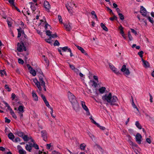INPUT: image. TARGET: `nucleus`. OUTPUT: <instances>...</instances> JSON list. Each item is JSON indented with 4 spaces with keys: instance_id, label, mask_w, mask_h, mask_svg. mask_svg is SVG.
Instances as JSON below:
<instances>
[{
    "instance_id": "nucleus-45",
    "label": "nucleus",
    "mask_w": 154,
    "mask_h": 154,
    "mask_svg": "<svg viewBox=\"0 0 154 154\" xmlns=\"http://www.w3.org/2000/svg\"><path fill=\"white\" fill-rule=\"evenodd\" d=\"M100 26L103 30L106 31V26L104 25L102 23H101L100 24Z\"/></svg>"
},
{
    "instance_id": "nucleus-2",
    "label": "nucleus",
    "mask_w": 154,
    "mask_h": 154,
    "mask_svg": "<svg viewBox=\"0 0 154 154\" xmlns=\"http://www.w3.org/2000/svg\"><path fill=\"white\" fill-rule=\"evenodd\" d=\"M69 99L72 105L73 108L76 111H78L79 105L75 99V96L70 91L68 92Z\"/></svg>"
},
{
    "instance_id": "nucleus-55",
    "label": "nucleus",
    "mask_w": 154,
    "mask_h": 154,
    "mask_svg": "<svg viewBox=\"0 0 154 154\" xmlns=\"http://www.w3.org/2000/svg\"><path fill=\"white\" fill-rule=\"evenodd\" d=\"M41 97L43 100L44 101L46 100V99L45 97V96L43 95V94H41Z\"/></svg>"
},
{
    "instance_id": "nucleus-54",
    "label": "nucleus",
    "mask_w": 154,
    "mask_h": 154,
    "mask_svg": "<svg viewBox=\"0 0 154 154\" xmlns=\"http://www.w3.org/2000/svg\"><path fill=\"white\" fill-rule=\"evenodd\" d=\"M16 97V95L14 93H12L11 94V97L12 100H14Z\"/></svg>"
},
{
    "instance_id": "nucleus-36",
    "label": "nucleus",
    "mask_w": 154,
    "mask_h": 154,
    "mask_svg": "<svg viewBox=\"0 0 154 154\" xmlns=\"http://www.w3.org/2000/svg\"><path fill=\"white\" fill-rule=\"evenodd\" d=\"M132 106L134 108L136 109L138 111V112L139 114H140V112L139 110L138 109V108L137 107V106L135 105V103H134V102H133Z\"/></svg>"
},
{
    "instance_id": "nucleus-49",
    "label": "nucleus",
    "mask_w": 154,
    "mask_h": 154,
    "mask_svg": "<svg viewBox=\"0 0 154 154\" xmlns=\"http://www.w3.org/2000/svg\"><path fill=\"white\" fill-rule=\"evenodd\" d=\"M33 146V147H34L35 149H39V147L37 144L35 143H34V145Z\"/></svg>"
},
{
    "instance_id": "nucleus-18",
    "label": "nucleus",
    "mask_w": 154,
    "mask_h": 154,
    "mask_svg": "<svg viewBox=\"0 0 154 154\" xmlns=\"http://www.w3.org/2000/svg\"><path fill=\"white\" fill-rule=\"evenodd\" d=\"M32 95L34 100L37 101L38 100V96L34 92V91H32Z\"/></svg>"
},
{
    "instance_id": "nucleus-46",
    "label": "nucleus",
    "mask_w": 154,
    "mask_h": 154,
    "mask_svg": "<svg viewBox=\"0 0 154 154\" xmlns=\"http://www.w3.org/2000/svg\"><path fill=\"white\" fill-rule=\"evenodd\" d=\"M0 74L2 76L4 75V74H6V72L4 70H0Z\"/></svg>"
},
{
    "instance_id": "nucleus-60",
    "label": "nucleus",
    "mask_w": 154,
    "mask_h": 154,
    "mask_svg": "<svg viewBox=\"0 0 154 154\" xmlns=\"http://www.w3.org/2000/svg\"><path fill=\"white\" fill-rule=\"evenodd\" d=\"M52 154H60L59 152L56 151L55 150L53 151L52 152Z\"/></svg>"
},
{
    "instance_id": "nucleus-39",
    "label": "nucleus",
    "mask_w": 154,
    "mask_h": 154,
    "mask_svg": "<svg viewBox=\"0 0 154 154\" xmlns=\"http://www.w3.org/2000/svg\"><path fill=\"white\" fill-rule=\"evenodd\" d=\"M54 46H59L60 45V43L58 41L56 40L54 44Z\"/></svg>"
},
{
    "instance_id": "nucleus-63",
    "label": "nucleus",
    "mask_w": 154,
    "mask_h": 154,
    "mask_svg": "<svg viewBox=\"0 0 154 154\" xmlns=\"http://www.w3.org/2000/svg\"><path fill=\"white\" fill-rule=\"evenodd\" d=\"M47 148L48 149H49L50 148L51 146V143L47 144Z\"/></svg>"
},
{
    "instance_id": "nucleus-56",
    "label": "nucleus",
    "mask_w": 154,
    "mask_h": 154,
    "mask_svg": "<svg viewBox=\"0 0 154 154\" xmlns=\"http://www.w3.org/2000/svg\"><path fill=\"white\" fill-rule=\"evenodd\" d=\"M67 49H68V47L67 46H65L62 48V50L64 51H66L67 50Z\"/></svg>"
},
{
    "instance_id": "nucleus-8",
    "label": "nucleus",
    "mask_w": 154,
    "mask_h": 154,
    "mask_svg": "<svg viewBox=\"0 0 154 154\" xmlns=\"http://www.w3.org/2000/svg\"><path fill=\"white\" fill-rule=\"evenodd\" d=\"M109 66L110 68L112 71L115 73L117 75L120 74L119 71L116 68L115 66H113L112 64L109 63Z\"/></svg>"
},
{
    "instance_id": "nucleus-32",
    "label": "nucleus",
    "mask_w": 154,
    "mask_h": 154,
    "mask_svg": "<svg viewBox=\"0 0 154 154\" xmlns=\"http://www.w3.org/2000/svg\"><path fill=\"white\" fill-rule=\"evenodd\" d=\"M24 42V44L26 46H27L29 45V43L28 42V39H24V40H22Z\"/></svg>"
},
{
    "instance_id": "nucleus-16",
    "label": "nucleus",
    "mask_w": 154,
    "mask_h": 154,
    "mask_svg": "<svg viewBox=\"0 0 154 154\" xmlns=\"http://www.w3.org/2000/svg\"><path fill=\"white\" fill-rule=\"evenodd\" d=\"M44 5L45 8L47 10H49L51 8L50 5L49 3L46 1H44Z\"/></svg>"
},
{
    "instance_id": "nucleus-57",
    "label": "nucleus",
    "mask_w": 154,
    "mask_h": 154,
    "mask_svg": "<svg viewBox=\"0 0 154 154\" xmlns=\"http://www.w3.org/2000/svg\"><path fill=\"white\" fill-rule=\"evenodd\" d=\"M20 141V139L19 137H17L14 140V142H17L18 141Z\"/></svg>"
},
{
    "instance_id": "nucleus-11",
    "label": "nucleus",
    "mask_w": 154,
    "mask_h": 154,
    "mask_svg": "<svg viewBox=\"0 0 154 154\" xmlns=\"http://www.w3.org/2000/svg\"><path fill=\"white\" fill-rule=\"evenodd\" d=\"M27 66L29 70H30V72L33 76H35L36 75V72L35 70L33 69L30 66L29 64H27Z\"/></svg>"
},
{
    "instance_id": "nucleus-9",
    "label": "nucleus",
    "mask_w": 154,
    "mask_h": 154,
    "mask_svg": "<svg viewBox=\"0 0 154 154\" xmlns=\"http://www.w3.org/2000/svg\"><path fill=\"white\" fill-rule=\"evenodd\" d=\"M141 14L144 17H147V12L146 9L143 6H141L140 10Z\"/></svg>"
},
{
    "instance_id": "nucleus-48",
    "label": "nucleus",
    "mask_w": 154,
    "mask_h": 154,
    "mask_svg": "<svg viewBox=\"0 0 154 154\" xmlns=\"http://www.w3.org/2000/svg\"><path fill=\"white\" fill-rule=\"evenodd\" d=\"M58 19L59 20L60 22L61 23H63V22H62L63 20L62 19L61 16H60V15H58Z\"/></svg>"
},
{
    "instance_id": "nucleus-1",
    "label": "nucleus",
    "mask_w": 154,
    "mask_h": 154,
    "mask_svg": "<svg viewBox=\"0 0 154 154\" xmlns=\"http://www.w3.org/2000/svg\"><path fill=\"white\" fill-rule=\"evenodd\" d=\"M37 74L39 78V81L37 79H33V82L38 87L39 91H41L42 90L41 86H44L45 87V82L43 80V78L44 77V75L41 71L39 72H38Z\"/></svg>"
},
{
    "instance_id": "nucleus-40",
    "label": "nucleus",
    "mask_w": 154,
    "mask_h": 154,
    "mask_svg": "<svg viewBox=\"0 0 154 154\" xmlns=\"http://www.w3.org/2000/svg\"><path fill=\"white\" fill-rule=\"evenodd\" d=\"M118 15H119L120 18L121 20H123L124 19V16L121 13H119Z\"/></svg>"
},
{
    "instance_id": "nucleus-15",
    "label": "nucleus",
    "mask_w": 154,
    "mask_h": 154,
    "mask_svg": "<svg viewBox=\"0 0 154 154\" xmlns=\"http://www.w3.org/2000/svg\"><path fill=\"white\" fill-rule=\"evenodd\" d=\"M143 63V66L146 68H149L150 67V64L146 61L144 60L143 58L141 59Z\"/></svg>"
},
{
    "instance_id": "nucleus-19",
    "label": "nucleus",
    "mask_w": 154,
    "mask_h": 154,
    "mask_svg": "<svg viewBox=\"0 0 154 154\" xmlns=\"http://www.w3.org/2000/svg\"><path fill=\"white\" fill-rule=\"evenodd\" d=\"M106 89L105 87H102L99 88L98 90L100 94H103L105 92Z\"/></svg>"
},
{
    "instance_id": "nucleus-29",
    "label": "nucleus",
    "mask_w": 154,
    "mask_h": 154,
    "mask_svg": "<svg viewBox=\"0 0 154 154\" xmlns=\"http://www.w3.org/2000/svg\"><path fill=\"white\" fill-rule=\"evenodd\" d=\"M18 110L20 112H23L24 111L23 106H19L18 108Z\"/></svg>"
},
{
    "instance_id": "nucleus-38",
    "label": "nucleus",
    "mask_w": 154,
    "mask_h": 154,
    "mask_svg": "<svg viewBox=\"0 0 154 154\" xmlns=\"http://www.w3.org/2000/svg\"><path fill=\"white\" fill-rule=\"evenodd\" d=\"M147 18L149 20V21H150L151 23H153L154 22V21L153 18H151L150 17L147 16Z\"/></svg>"
},
{
    "instance_id": "nucleus-10",
    "label": "nucleus",
    "mask_w": 154,
    "mask_h": 154,
    "mask_svg": "<svg viewBox=\"0 0 154 154\" xmlns=\"http://www.w3.org/2000/svg\"><path fill=\"white\" fill-rule=\"evenodd\" d=\"M135 138L136 141L138 144H140L141 142L142 137L141 135L139 133H137L136 136Z\"/></svg>"
},
{
    "instance_id": "nucleus-14",
    "label": "nucleus",
    "mask_w": 154,
    "mask_h": 154,
    "mask_svg": "<svg viewBox=\"0 0 154 154\" xmlns=\"http://www.w3.org/2000/svg\"><path fill=\"white\" fill-rule=\"evenodd\" d=\"M71 3H69V4H68L67 5H66V8L68 11L70 13H72L73 12V11L72 10V8H73L72 5H71V6L70 5H71Z\"/></svg>"
},
{
    "instance_id": "nucleus-62",
    "label": "nucleus",
    "mask_w": 154,
    "mask_h": 154,
    "mask_svg": "<svg viewBox=\"0 0 154 154\" xmlns=\"http://www.w3.org/2000/svg\"><path fill=\"white\" fill-rule=\"evenodd\" d=\"M146 141L149 143H151V140L149 138H147L146 139Z\"/></svg>"
},
{
    "instance_id": "nucleus-50",
    "label": "nucleus",
    "mask_w": 154,
    "mask_h": 154,
    "mask_svg": "<svg viewBox=\"0 0 154 154\" xmlns=\"http://www.w3.org/2000/svg\"><path fill=\"white\" fill-rule=\"evenodd\" d=\"M131 32L134 33L135 35H136L137 34V32L135 30L132 29H131Z\"/></svg>"
},
{
    "instance_id": "nucleus-28",
    "label": "nucleus",
    "mask_w": 154,
    "mask_h": 154,
    "mask_svg": "<svg viewBox=\"0 0 154 154\" xmlns=\"http://www.w3.org/2000/svg\"><path fill=\"white\" fill-rule=\"evenodd\" d=\"M135 125L136 127L139 129H140L142 128V127L138 121L136 122Z\"/></svg>"
},
{
    "instance_id": "nucleus-37",
    "label": "nucleus",
    "mask_w": 154,
    "mask_h": 154,
    "mask_svg": "<svg viewBox=\"0 0 154 154\" xmlns=\"http://www.w3.org/2000/svg\"><path fill=\"white\" fill-rule=\"evenodd\" d=\"M9 3L11 4V6H14V0H8Z\"/></svg>"
},
{
    "instance_id": "nucleus-30",
    "label": "nucleus",
    "mask_w": 154,
    "mask_h": 154,
    "mask_svg": "<svg viewBox=\"0 0 154 154\" xmlns=\"http://www.w3.org/2000/svg\"><path fill=\"white\" fill-rule=\"evenodd\" d=\"M22 138L24 141H28L29 140V137L27 135H24Z\"/></svg>"
},
{
    "instance_id": "nucleus-20",
    "label": "nucleus",
    "mask_w": 154,
    "mask_h": 154,
    "mask_svg": "<svg viewBox=\"0 0 154 154\" xmlns=\"http://www.w3.org/2000/svg\"><path fill=\"white\" fill-rule=\"evenodd\" d=\"M64 27H65L66 30L68 31H70L71 29V27L70 26L69 24H64Z\"/></svg>"
},
{
    "instance_id": "nucleus-31",
    "label": "nucleus",
    "mask_w": 154,
    "mask_h": 154,
    "mask_svg": "<svg viewBox=\"0 0 154 154\" xmlns=\"http://www.w3.org/2000/svg\"><path fill=\"white\" fill-rule=\"evenodd\" d=\"M26 149L28 151L30 152L32 149L31 148L30 146H29V145L27 144L25 147Z\"/></svg>"
},
{
    "instance_id": "nucleus-59",
    "label": "nucleus",
    "mask_w": 154,
    "mask_h": 154,
    "mask_svg": "<svg viewBox=\"0 0 154 154\" xmlns=\"http://www.w3.org/2000/svg\"><path fill=\"white\" fill-rule=\"evenodd\" d=\"M117 18V17L116 16L114 15L113 17L110 18V20H114L116 19Z\"/></svg>"
},
{
    "instance_id": "nucleus-26",
    "label": "nucleus",
    "mask_w": 154,
    "mask_h": 154,
    "mask_svg": "<svg viewBox=\"0 0 154 154\" xmlns=\"http://www.w3.org/2000/svg\"><path fill=\"white\" fill-rule=\"evenodd\" d=\"M58 37L57 34L56 33H55V34H54L51 35V37H49V38L48 39V40H51V38H57Z\"/></svg>"
},
{
    "instance_id": "nucleus-23",
    "label": "nucleus",
    "mask_w": 154,
    "mask_h": 154,
    "mask_svg": "<svg viewBox=\"0 0 154 154\" xmlns=\"http://www.w3.org/2000/svg\"><path fill=\"white\" fill-rule=\"evenodd\" d=\"M94 147L95 148L98 149L100 150L101 152H103V149L102 148L98 145L96 144L94 146Z\"/></svg>"
},
{
    "instance_id": "nucleus-35",
    "label": "nucleus",
    "mask_w": 154,
    "mask_h": 154,
    "mask_svg": "<svg viewBox=\"0 0 154 154\" xmlns=\"http://www.w3.org/2000/svg\"><path fill=\"white\" fill-rule=\"evenodd\" d=\"M46 35H47L49 36L50 37H51V35L52 32H51L49 30H46Z\"/></svg>"
},
{
    "instance_id": "nucleus-64",
    "label": "nucleus",
    "mask_w": 154,
    "mask_h": 154,
    "mask_svg": "<svg viewBox=\"0 0 154 154\" xmlns=\"http://www.w3.org/2000/svg\"><path fill=\"white\" fill-rule=\"evenodd\" d=\"M116 11L117 12L118 14H119V13H120V10L119 8H117L116 9Z\"/></svg>"
},
{
    "instance_id": "nucleus-27",
    "label": "nucleus",
    "mask_w": 154,
    "mask_h": 154,
    "mask_svg": "<svg viewBox=\"0 0 154 154\" xmlns=\"http://www.w3.org/2000/svg\"><path fill=\"white\" fill-rule=\"evenodd\" d=\"M86 146V145L84 143H82L80 144V148L81 150H84L85 149Z\"/></svg>"
},
{
    "instance_id": "nucleus-61",
    "label": "nucleus",
    "mask_w": 154,
    "mask_h": 154,
    "mask_svg": "<svg viewBox=\"0 0 154 154\" xmlns=\"http://www.w3.org/2000/svg\"><path fill=\"white\" fill-rule=\"evenodd\" d=\"M93 78H94V79L95 80H96L97 81V83H98V77L97 76H95V75H94V76H93Z\"/></svg>"
},
{
    "instance_id": "nucleus-51",
    "label": "nucleus",
    "mask_w": 154,
    "mask_h": 154,
    "mask_svg": "<svg viewBox=\"0 0 154 154\" xmlns=\"http://www.w3.org/2000/svg\"><path fill=\"white\" fill-rule=\"evenodd\" d=\"M5 88L6 89H8V91H11V89H10V88H9V87L8 85H5Z\"/></svg>"
},
{
    "instance_id": "nucleus-6",
    "label": "nucleus",
    "mask_w": 154,
    "mask_h": 154,
    "mask_svg": "<svg viewBox=\"0 0 154 154\" xmlns=\"http://www.w3.org/2000/svg\"><path fill=\"white\" fill-rule=\"evenodd\" d=\"M81 105L82 108L86 111V114L87 116H88L90 115V113L89 112V110L86 105H85V102L82 101H81Z\"/></svg>"
},
{
    "instance_id": "nucleus-22",
    "label": "nucleus",
    "mask_w": 154,
    "mask_h": 154,
    "mask_svg": "<svg viewBox=\"0 0 154 154\" xmlns=\"http://www.w3.org/2000/svg\"><path fill=\"white\" fill-rule=\"evenodd\" d=\"M8 138L12 140H13L14 136L13 134L12 133L10 132V133L8 135Z\"/></svg>"
},
{
    "instance_id": "nucleus-58",
    "label": "nucleus",
    "mask_w": 154,
    "mask_h": 154,
    "mask_svg": "<svg viewBox=\"0 0 154 154\" xmlns=\"http://www.w3.org/2000/svg\"><path fill=\"white\" fill-rule=\"evenodd\" d=\"M102 99L105 102L106 101V94L103 96L102 97Z\"/></svg>"
},
{
    "instance_id": "nucleus-25",
    "label": "nucleus",
    "mask_w": 154,
    "mask_h": 154,
    "mask_svg": "<svg viewBox=\"0 0 154 154\" xmlns=\"http://www.w3.org/2000/svg\"><path fill=\"white\" fill-rule=\"evenodd\" d=\"M127 137L128 138V140L129 141V143L130 145L132 146H134V144L131 140V137L129 135H128Z\"/></svg>"
},
{
    "instance_id": "nucleus-43",
    "label": "nucleus",
    "mask_w": 154,
    "mask_h": 154,
    "mask_svg": "<svg viewBox=\"0 0 154 154\" xmlns=\"http://www.w3.org/2000/svg\"><path fill=\"white\" fill-rule=\"evenodd\" d=\"M18 62L19 63L23 64L24 63V61L23 60L21 59L20 58H19L18 59Z\"/></svg>"
},
{
    "instance_id": "nucleus-47",
    "label": "nucleus",
    "mask_w": 154,
    "mask_h": 154,
    "mask_svg": "<svg viewBox=\"0 0 154 154\" xmlns=\"http://www.w3.org/2000/svg\"><path fill=\"white\" fill-rule=\"evenodd\" d=\"M5 122L6 123H9L11 122V120L7 117L5 118Z\"/></svg>"
},
{
    "instance_id": "nucleus-21",
    "label": "nucleus",
    "mask_w": 154,
    "mask_h": 154,
    "mask_svg": "<svg viewBox=\"0 0 154 154\" xmlns=\"http://www.w3.org/2000/svg\"><path fill=\"white\" fill-rule=\"evenodd\" d=\"M90 82H91L92 83L91 84L92 86H94V88H96L98 86V84L97 82H95L94 80H90Z\"/></svg>"
},
{
    "instance_id": "nucleus-44",
    "label": "nucleus",
    "mask_w": 154,
    "mask_h": 154,
    "mask_svg": "<svg viewBox=\"0 0 154 154\" xmlns=\"http://www.w3.org/2000/svg\"><path fill=\"white\" fill-rule=\"evenodd\" d=\"M143 51H141L140 52H139L138 53V54L141 58H142L143 57Z\"/></svg>"
},
{
    "instance_id": "nucleus-34",
    "label": "nucleus",
    "mask_w": 154,
    "mask_h": 154,
    "mask_svg": "<svg viewBox=\"0 0 154 154\" xmlns=\"http://www.w3.org/2000/svg\"><path fill=\"white\" fill-rule=\"evenodd\" d=\"M19 152L20 154H26V152L23 149L19 150Z\"/></svg>"
},
{
    "instance_id": "nucleus-53",
    "label": "nucleus",
    "mask_w": 154,
    "mask_h": 154,
    "mask_svg": "<svg viewBox=\"0 0 154 154\" xmlns=\"http://www.w3.org/2000/svg\"><path fill=\"white\" fill-rule=\"evenodd\" d=\"M77 74H78L79 72V70L78 69H77V68H75L73 70Z\"/></svg>"
},
{
    "instance_id": "nucleus-52",
    "label": "nucleus",
    "mask_w": 154,
    "mask_h": 154,
    "mask_svg": "<svg viewBox=\"0 0 154 154\" xmlns=\"http://www.w3.org/2000/svg\"><path fill=\"white\" fill-rule=\"evenodd\" d=\"M69 66L70 68L72 70H73L75 68L74 66L73 65H71V64H69Z\"/></svg>"
},
{
    "instance_id": "nucleus-4",
    "label": "nucleus",
    "mask_w": 154,
    "mask_h": 154,
    "mask_svg": "<svg viewBox=\"0 0 154 154\" xmlns=\"http://www.w3.org/2000/svg\"><path fill=\"white\" fill-rule=\"evenodd\" d=\"M21 40L20 44L19 43H17V50L19 52H21L23 50L26 51V47H25L24 44V42L23 41H22L21 38Z\"/></svg>"
},
{
    "instance_id": "nucleus-42",
    "label": "nucleus",
    "mask_w": 154,
    "mask_h": 154,
    "mask_svg": "<svg viewBox=\"0 0 154 154\" xmlns=\"http://www.w3.org/2000/svg\"><path fill=\"white\" fill-rule=\"evenodd\" d=\"M30 8L33 11H35L36 10L35 7L34 5H31L30 6Z\"/></svg>"
},
{
    "instance_id": "nucleus-13",
    "label": "nucleus",
    "mask_w": 154,
    "mask_h": 154,
    "mask_svg": "<svg viewBox=\"0 0 154 154\" xmlns=\"http://www.w3.org/2000/svg\"><path fill=\"white\" fill-rule=\"evenodd\" d=\"M41 136L43 137V140L46 141L47 140V133L45 131H42L41 132Z\"/></svg>"
},
{
    "instance_id": "nucleus-17",
    "label": "nucleus",
    "mask_w": 154,
    "mask_h": 154,
    "mask_svg": "<svg viewBox=\"0 0 154 154\" xmlns=\"http://www.w3.org/2000/svg\"><path fill=\"white\" fill-rule=\"evenodd\" d=\"M76 46L78 49L79 50L83 53L84 54L86 55H88V54L85 52L84 50L82 47L75 45Z\"/></svg>"
},
{
    "instance_id": "nucleus-3",
    "label": "nucleus",
    "mask_w": 154,
    "mask_h": 154,
    "mask_svg": "<svg viewBox=\"0 0 154 154\" xmlns=\"http://www.w3.org/2000/svg\"><path fill=\"white\" fill-rule=\"evenodd\" d=\"M106 102L111 105H118V99L117 97L115 96H112L110 93L108 92V94L106 93Z\"/></svg>"
},
{
    "instance_id": "nucleus-33",
    "label": "nucleus",
    "mask_w": 154,
    "mask_h": 154,
    "mask_svg": "<svg viewBox=\"0 0 154 154\" xmlns=\"http://www.w3.org/2000/svg\"><path fill=\"white\" fill-rule=\"evenodd\" d=\"M45 22L46 23L45 25V29L46 30H48V29L49 28L50 29L51 28V26L47 23L46 21H45Z\"/></svg>"
},
{
    "instance_id": "nucleus-7",
    "label": "nucleus",
    "mask_w": 154,
    "mask_h": 154,
    "mask_svg": "<svg viewBox=\"0 0 154 154\" xmlns=\"http://www.w3.org/2000/svg\"><path fill=\"white\" fill-rule=\"evenodd\" d=\"M89 119L91 121V122L96 125L97 127H99L100 129L102 130H104L105 129V128L104 127L100 126V125L97 123L93 119L92 116H91L90 117Z\"/></svg>"
},
{
    "instance_id": "nucleus-24",
    "label": "nucleus",
    "mask_w": 154,
    "mask_h": 154,
    "mask_svg": "<svg viewBox=\"0 0 154 154\" xmlns=\"http://www.w3.org/2000/svg\"><path fill=\"white\" fill-rule=\"evenodd\" d=\"M16 134L19 136L22 137L24 135V134L21 131H17L16 132Z\"/></svg>"
},
{
    "instance_id": "nucleus-12",
    "label": "nucleus",
    "mask_w": 154,
    "mask_h": 154,
    "mask_svg": "<svg viewBox=\"0 0 154 154\" xmlns=\"http://www.w3.org/2000/svg\"><path fill=\"white\" fill-rule=\"evenodd\" d=\"M123 27L121 25H120L119 27V29L120 30V34L123 37L124 39H126V36L123 31Z\"/></svg>"
},
{
    "instance_id": "nucleus-41",
    "label": "nucleus",
    "mask_w": 154,
    "mask_h": 154,
    "mask_svg": "<svg viewBox=\"0 0 154 154\" xmlns=\"http://www.w3.org/2000/svg\"><path fill=\"white\" fill-rule=\"evenodd\" d=\"M44 103L48 107L50 108L51 107L48 102L47 100L44 101Z\"/></svg>"
},
{
    "instance_id": "nucleus-5",
    "label": "nucleus",
    "mask_w": 154,
    "mask_h": 154,
    "mask_svg": "<svg viewBox=\"0 0 154 154\" xmlns=\"http://www.w3.org/2000/svg\"><path fill=\"white\" fill-rule=\"evenodd\" d=\"M121 70L125 75H128L130 74V72L128 69L126 68L125 65L122 66Z\"/></svg>"
}]
</instances>
